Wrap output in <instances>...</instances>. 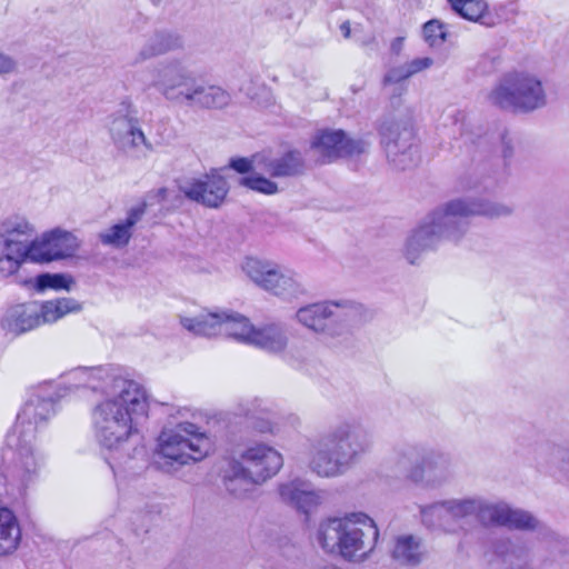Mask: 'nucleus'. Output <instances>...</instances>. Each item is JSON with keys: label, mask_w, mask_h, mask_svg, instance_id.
<instances>
[{"label": "nucleus", "mask_w": 569, "mask_h": 569, "mask_svg": "<svg viewBox=\"0 0 569 569\" xmlns=\"http://www.w3.org/2000/svg\"><path fill=\"white\" fill-rule=\"evenodd\" d=\"M147 393L104 398L91 410L94 438L116 478L133 477L147 466L146 449L132 443L139 425L148 418Z\"/></svg>", "instance_id": "f257e3e1"}, {"label": "nucleus", "mask_w": 569, "mask_h": 569, "mask_svg": "<svg viewBox=\"0 0 569 569\" xmlns=\"http://www.w3.org/2000/svg\"><path fill=\"white\" fill-rule=\"evenodd\" d=\"M511 204L486 198H458L435 209L407 238L405 257L413 264L420 254L436 248L442 240L458 241L469 229V218L481 216L488 219L510 217Z\"/></svg>", "instance_id": "f03ea898"}, {"label": "nucleus", "mask_w": 569, "mask_h": 569, "mask_svg": "<svg viewBox=\"0 0 569 569\" xmlns=\"http://www.w3.org/2000/svg\"><path fill=\"white\" fill-rule=\"evenodd\" d=\"M378 538L375 521L363 512L329 518L320 523L317 531V541L326 552L348 561L365 559L376 547Z\"/></svg>", "instance_id": "7ed1b4c3"}, {"label": "nucleus", "mask_w": 569, "mask_h": 569, "mask_svg": "<svg viewBox=\"0 0 569 569\" xmlns=\"http://www.w3.org/2000/svg\"><path fill=\"white\" fill-rule=\"evenodd\" d=\"M283 466L282 455L264 442L249 443L223 470L226 490L237 499L251 498L258 486L274 477Z\"/></svg>", "instance_id": "20e7f679"}, {"label": "nucleus", "mask_w": 569, "mask_h": 569, "mask_svg": "<svg viewBox=\"0 0 569 569\" xmlns=\"http://www.w3.org/2000/svg\"><path fill=\"white\" fill-rule=\"evenodd\" d=\"M369 446L368 436L359 426L340 422L318 438L310 467L321 477L342 475Z\"/></svg>", "instance_id": "39448f33"}, {"label": "nucleus", "mask_w": 569, "mask_h": 569, "mask_svg": "<svg viewBox=\"0 0 569 569\" xmlns=\"http://www.w3.org/2000/svg\"><path fill=\"white\" fill-rule=\"evenodd\" d=\"M33 439L17 435L13 458L6 475L0 476V496L22 500L40 480L47 466V455L32 443Z\"/></svg>", "instance_id": "423d86ee"}, {"label": "nucleus", "mask_w": 569, "mask_h": 569, "mask_svg": "<svg viewBox=\"0 0 569 569\" xmlns=\"http://www.w3.org/2000/svg\"><path fill=\"white\" fill-rule=\"evenodd\" d=\"M63 379L68 390L90 389L106 398L147 393L141 385L128 378L124 370L114 365L78 367L67 372Z\"/></svg>", "instance_id": "0eeeda50"}, {"label": "nucleus", "mask_w": 569, "mask_h": 569, "mask_svg": "<svg viewBox=\"0 0 569 569\" xmlns=\"http://www.w3.org/2000/svg\"><path fill=\"white\" fill-rule=\"evenodd\" d=\"M81 310L82 305L73 298H58L41 303L28 301L8 308L1 319V328L18 336Z\"/></svg>", "instance_id": "6e6552de"}, {"label": "nucleus", "mask_w": 569, "mask_h": 569, "mask_svg": "<svg viewBox=\"0 0 569 569\" xmlns=\"http://www.w3.org/2000/svg\"><path fill=\"white\" fill-rule=\"evenodd\" d=\"M488 99L502 110L522 112L542 108L547 102L541 81L526 72L503 74Z\"/></svg>", "instance_id": "1a4fd4ad"}, {"label": "nucleus", "mask_w": 569, "mask_h": 569, "mask_svg": "<svg viewBox=\"0 0 569 569\" xmlns=\"http://www.w3.org/2000/svg\"><path fill=\"white\" fill-rule=\"evenodd\" d=\"M153 86L167 100L173 102L200 108H210L213 103V87L178 63L162 68Z\"/></svg>", "instance_id": "9d476101"}, {"label": "nucleus", "mask_w": 569, "mask_h": 569, "mask_svg": "<svg viewBox=\"0 0 569 569\" xmlns=\"http://www.w3.org/2000/svg\"><path fill=\"white\" fill-rule=\"evenodd\" d=\"M159 455L171 466L202 460L209 452L208 438L189 421H178L174 428L164 427L158 438Z\"/></svg>", "instance_id": "9b49d317"}, {"label": "nucleus", "mask_w": 569, "mask_h": 569, "mask_svg": "<svg viewBox=\"0 0 569 569\" xmlns=\"http://www.w3.org/2000/svg\"><path fill=\"white\" fill-rule=\"evenodd\" d=\"M34 226L24 217L10 216L0 222V276L12 279L28 262Z\"/></svg>", "instance_id": "f8f14e48"}, {"label": "nucleus", "mask_w": 569, "mask_h": 569, "mask_svg": "<svg viewBox=\"0 0 569 569\" xmlns=\"http://www.w3.org/2000/svg\"><path fill=\"white\" fill-rule=\"evenodd\" d=\"M67 389L68 385L53 381H43L33 387L17 416L14 433L36 438L37 431L56 415V405Z\"/></svg>", "instance_id": "ddd939ff"}, {"label": "nucleus", "mask_w": 569, "mask_h": 569, "mask_svg": "<svg viewBox=\"0 0 569 569\" xmlns=\"http://www.w3.org/2000/svg\"><path fill=\"white\" fill-rule=\"evenodd\" d=\"M377 130L387 159L396 169L407 170L417 166L419 154L410 118L386 116Z\"/></svg>", "instance_id": "4468645a"}, {"label": "nucleus", "mask_w": 569, "mask_h": 569, "mask_svg": "<svg viewBox=\"0 0 569 569\" xmlns=\"http://www.w3.org/2000/svg\"><path fill=\"white\" fill-rule=\"evenodd\" d=\"M241 269L257 287L283 300L297 299L306 292L297 273L274 261L247 257Z\"/></svg>", "instance_id": "2eb2a0df"}, {"label": "nucleus", "mask_w": 569, "mask_h": 569, "mask_svg": "<svg viewBox=\"0 0 569 569\" xmlns=\"http://www.w3.org/2000/svg\"><path fill=\"white\" fill-rule=\"evenodd\" d=\"M108 130L113 144L119 150H132L143 146L147 151H154V146L147 139L140 128L138 110L126 98L108 116Z\"/></svg>", "instance_id": "dca6fc26"}, {"label": "nucleus", "mask_w": 569, "mask_h": 569, "mask_svg": "<svg viewBox=\"0 0 569 569\" xmlns=\"http://www.w3.org/2000/svg\"><path fill=\"white\" fill-rule=\"evenodd\" d=\"M352 313V308L347 303L323 301L301 307L296 312V318L315 332L335 336L350 320Z\"/></svg>", "instance_id": "f3484780"}, {"label": "nucleus", "mask_w": 569, "mask_h": 569, "mask_svg": "<svg viewBox=\"0 0 569 569\" xmlns=\"http://www.w3.org/2000/svg\"><path fill=\"white\" fill-rule=\"evenodd\" d=\"M79 247V240L72 232L54 228L34 237L28 262L46 264L68 259L74 256Z\"/></svg>", "instance_id": "a211bd4d"}, {"label": "nucleus", "mask_w": 569, "mask_h": 569, "mask_svg": "<svg viewBox=\"0 0 569 569\" xmlns=\"http://www.w3.org/2000/svg\"><path fill=\"white\" fill-rule=\"evenodd\" d=\"M311 148L323 161L332 162L340 158H353L366 153L369 143L361 138L349 137L342 129H322L313 136Z\"/></svg>", "instance_id": "6ab92c4d"}, {"label": "nucleus", "mask_w": 569, "mask_h": 569, "mask_svg": "<svg viewBox=\"0 0 569 569\" xmlns=\"http://www.w3.org/2000/svg\"><path fill=\"white\" fill-rule=\"evenodd\" d=\"M487 515V527H505L510 530L520 531H543L542 523L529 511L512 508L506 502L489 503Z\"/></svg>", "instance_id": "aec40b11"}, {"label": "nucleus", "mask_w": 569, "mask_h": 569, "mask_svg": "<svg viewBox=\"0 0 569 569\" xmlns=\"http://www.w3.org/2000/svg\"><path fill=\"white\" fill-rule=\"evenodd\" d=\"M231 326L241 327V331H230L232 335L246 340V343L253 345L268 352H280L287 346V336L281 326L270 325L256 329L249 321L240 320Z\"/></svg>", "instance_id": "412c9836"}, {"label": "nucleus", "mask_w": 569, "mask_h": 569, "mask_svg": "<svg viewBox=\"0 0 569 569\" xmlns=\"http://www.w3.org/2000/svg\"><path fill=\"white\" fill-rule=\"evenodd\" d=\"M425 445L418 442L397 443L389 458L395 475L413 483H421V457Z\"/></svg>", "instance_id": "4be33fe9"}, {"label": "nucleus", "mask_w": 569, "mask_h": 569, "mask_svg": "<svg viewBox=\"0 0 569 569\" xmlns=\"http://www.w3.org/2000/svg\"><path fill=\"white\" fill-rule=\"evenodd\" d=\"M147 203L131 208L123 221H120L107 230L99 233V240L103 246L116 249L124 248L132 238L133 227L142 219L146 213Z\"/></svg>", "instance_id": "5701e85b"}, {"label": "nucleus", "mask_w": 569, "mask_h": 569, "mask_svg": "<svg viewBox=\"0 0 569 569\" xmlns=\"http://www.w3.org/2000/svg\"><path fill=\"white\" fill-rule=\"evenodd\" d=\"M267 402L258 397L242 399L236 408L234 416L244 419L246 427L257 433H271L272 423L268 419Z\"/></svg>", "instance_id": "b1692460"}, {"label": "nucleus", "mask_w": 569, "mask_h": 569, "mask_svg": "<svg viewBox=\"0 0 569 569\" xmlns=\"http://www.w3.org/2000/svg\"><path fill=\"white\" fill-rule=\"evenodd\" d=\"M21 539L22 532L18 517L0 501V557L16 552Z\"/></svg>", "instance_id": "393cba45"}, {"label": "nucleus", "mask_w": 569, "mask_h": 569, "mask_svg": "<svg viewBox=\"0 0 569 569\" xmlns=\"http://www.w3.org/2000/svg\"><path fill=\"white\" fill-rule=\"evenodd\" d=\"M264 169L272 178L298 177L306 170V160L301 151L291 149L278 157L266 159Z\"/></svg>", "instance_id": "a878e982"}, {"label": "nucleus", "mask_w": 569, "mask_h": 569, "mask_svg": "<svg viewBox=\"0 0 569 569\" xmlns=\"http://www.w3.org/2000/svg\"><path fill=\"white\" fill-rule=\"evenodd\" d=\"M447 507L452 528L459 521L475 516L477 520L487 527V515L485 511L489 509L487 500L479 497L463 498V499H448Z\"/></svg>", "instance_id": "bb28decb"}, {"label": "nucleus", "mask_w": 569, "mask_h": 569, "mask_svg": "<svg viewBox=\"0 0 569 569\" xmlns=\"http://www.w3.org/2000/svg\"><path fill=\"white\" fill-rule=\"evenodd\" d=\"M279 495L284 502L306 515L320 502L319 496L308 489V486L300 480L281 483L279 486Z\"/></svg>", "instance_id": "cd10ccee"}, {"label": "nucleus", "mask_w": 569, "mask_h": 569, "mask_svg": "<svg viewBox=\"0 0 569 569\" xmlns=\"http://www.w3.org/2000/svg\"><path fill=\"white\" fill-rule=\"evenodd\" d=\"M11 280L23 288H33L38 292H43L47 289L69 291L74 283L70 274L49 272L40 273L34 278L23 277L18 272L17 277H13Z\"/></svg>", "instance_id": "c85d7f7f"}, {"label": "nucleus", "mask_w": 569, "mask_h": 569, "mask_svg": "<svg viewBox=\"0 0 569 569\" xmlns=\"http://www.w3.org/2000/svg\"><path fill=\"white\" fill-rule=\"evenodd\" d=\"M496 552L512 569H522L532 562L529 543L521 539L500 540L496 546Z\"/></svg>", "instance_id": "c756f323"}, {"label": "nucleus", "mask_w": 569, "mask_h": 569, "mask_svg": "<svg viewBox=\"0 0 569 569\" xmlns=\"http://www.w3.org/2000/svg\"><path fill=\"white\" fill-rule=\"evenodd\" d=\"M449 463L450 461L447 455L425 446L420 462V467L422 469L421 483L445 479L448 472Z\"/></svg>", "instance_id": "7c9ffc66"}, {"label": "nucleus", "mask_w": 569, "mask_h": 569, "mask_svg": "<svg viewBox=\"0 0 569 569\" xmlns=\"http://www.w3.org/2000/svg\"><path fill=\"white\" fill-rule=\"evenodd\" d=\"M535 460L539 467L546 469L569 463V445L542 441L536 446Z\"/></svg>", "instance_id": "2f4dec72"}, {"label": "nucleus", "mask_w": 569, "mask_h": 569, "mask_svg": "<svg viewBox=\"0 0 569 569\" xmlns=\"http://www.w3.org/2000/svg\"><path fill=\"white\" fill-rule=\"evenodd\" d=\"M182 46L181 38L172 32L157 31L147 41L139 52L138 61L163 54Z\"/></svg>", "instance_id": "473e14b6"}, {"label": "nucleus", "mask_w": 569, "mask_h": 569, "mask_svg": "<svg viewBox=\"0 0 569 569\" xmlns=\"http://www.w3.org/2000/svg\"><path fill=\"white\" fill-rule=\"evenodd\" d=\"M420 516L422 523L428 528L446 531L452 530L446 500L421 506Z\"/></svg>", "instance_id": "72a5a7b5"}, {"label": "nucleus", "mask_w": 569, "mask_h": 569, "mask_svg": "<svg viewBox=\"0 0 569 569\" xmlns=\"http://www.w3.org/2000/svg\"><path fill=\"white\" fill-rule=\"evenodd\" d=\"M392 558L401 565L417 566L421 560L419 541L413 536L397 538Z\"/></svg>", "instance_id": "f704fd0d"}, {"label": "nucleus", "mask_w": 569, "mask_h": 569, "mask_svg": "<svg viewBox=\"0 0 569 569\" xmlns=\"http://www.w3.org/2000/svg\"><path fill=\"white\" fill-rule=\"evenodd\" d=\"M179 191L191 201L204 204L209 208L213 207V202L210 196L213 194V190L209 188L207 181L201 179H188L179 183Z\"/></svg>", "instance_id": "c9c22d12"}, {"label": "nucleus", "mask_w": 569, "mask_h": 569, "mask_svg": "<svg viewBox=\"0 0 569 569\" xmlns=\"http://www.w3.org/2000/svg\"><path fill=\"white\" fill-rule=\"evenodd\" d=\"M448 2L456 13L470 21H478L487 9L482 0H448Z\"/></svg>", "instance_id": "e433bc0d"}, {"label": "nucleus", "mask_w": 569, "mask_h": 569, "mask_svg": "<svg viewBox=\"0 0 569 569\" xmlns=\"http://www.w3.org/2000/svg\"><path fill=\"white\" fill-rule=\"evenodd\" d=\"M238 184L262 194H276L279 191L278 184L260 173L243 176L238 179Z\"/></svg>", "instance_id": "4c0bfd02"}, {"label": "nucleus", "mask_w": 569, "mask_h": 569, "mask_svg": "<svg viewBox=\"0 0 569 569\" xmlns=\"http://www.w3.org/2000/svg\"><path fill=\"white\" fill-rule=\"evenodd\" d=\"M249 321L248 318L237 313V312H228V311H217L216 310V328H218L219 335H224L227 337L233 338L240 342H244L246 340L232 335L229 331H241V327L231 326V323L236 321Z\"/></svg>", "instance_id": "58836bf2"}, {"label": "nucleus", "mask_w": 569, "mask_h": 569, "mask_svg": "<svg viewBox=\"0 0 569 569\" xmlns=\"http://www.w3.org/2000/svg\"><path fill=\"white\" fill-rule=\"evenodd\" d=\"M213 313L199 317H180L181 326L196 336H210L213 329Z\"/></svg>", "instance_id": "ea45409f"}, {"label": "nucleus", "mask_w": 569, "mask_h": 569, "mask_svg": "<svg viewBox=\"0 0 569 569\" xmlns=\"http://www.w3.org/2000/svg\"><path fill=\"white\" fill-rule=\"evenodd\" d=\"M423 37L430 47L440 46L446 41L447 31L438 20H430L423 24Z\"/></svg>", "instance_id": "a19ab883"}, {"label": "nucleus", "mask_w": 569, "mask_h": 569, "mask_svg": "<svg viewBox=\"0 0 569 569\" xmlns=\"http://www.w3.org/2000/svg\"><path fill=\"white\" fill-rule=\"evenodd\" d=\"M410 78L406 69V64L393 67L385 74L382 83L383 86L398 83L402 80Z\"/></svg>", "instance_id": "79ce46f5"}, {"label": "nucleus", "mask_w": 569, "mask_h": 569, "mask_svg": "<svg viewBox=\"0 0 569 569\" xmlns=\"http://www.w3.org/2000/svg\"><path fill=\"white\" fill-rule=\"evenodd\" d=\"M405 64L409 77H412L426 69H429L433 64V60L429 57L416 58Z\"/></svg>", "instance_id": "37998d69"}, {"label": "nucleus", "mask_w": 569, "mask_h": 569, "mask_svg": "<svg viewBox=\"0 0 569 569\" xmlns=\"http://www.w3.org/2000/svg\"><path fill=\"white\" fill-rule=\"evenodd\" d=\"M229 167L240 174L253 171V161L244 157H236L229 160Z\"/></svg>", "instance_id": "c03bdc74"}, {"label": "nucleus", "mask_w": 569, "mask_h": 569, "mask_svg": "<svg viewBox=\"0 0 569 569\" xmlns=\"http://www.w3.org/2000/svg\"><path fill=\"white\" fill-rule=\"evenodd\" d=\"M500 140H501V144H502L503 158L507 159V158L512 157V154H513V139L511 138V136L509 134V132L507 130H505L500 134Z\"/></svg>", "instance_id": "a18cd8bd"}, {"label": "nucleus", "mask_w": 569, "mask_h": 569, "mask_svg": "<svg viewBox=\"0 0 569 569\" xmlns=\"http://www.w3.org/2000/svg\"><path fill=\"white\" fill-rule=\"evenodd\" d=\"M231 96L228 91L216 87V108H223L230 103Z\"/></svg>", "instance_id": "49530a36"}, {"label": "nucleus", "mask_w": 569, "mask_h": 569, "mask_svg": "<svg viewBox=\"0 0 569 569\" xmlns=\"http://www.w3.org/2000/svg\"><path fill=\"white\" fill-rule=\"evenodd\" d=\"M14 67V60L11 57L0 52V74L13 71Z\"/></svg>", "instance_id": "de8ad7c7"}, {"label": "nucleus", "mask_w": 569, "mask_h": 569, "mask_svg": "<svg viewBox=\"0 0 569 569\" xmlns=\"http://www.w3.org/2000/svg\"><path fill=\"white\" fill-rule=\"evenodd\" d=\"M222 184H224V181L220 177H218L216 174V191H214V194H216V208L219 206L217 199L220 197V194H221V197H223L226 194V190L222 187Z\"/></svg>", "instance_id": "09e8293b"}, {"label": "nucleus", "mask_w": 569, "mask_h": 569, "mask_svg": "<svg viewBox=\"0 0 569 569\" xmlns=\"http://www.w3.org/2000/svg\"><path fill=\"white\" fill-rule=\"evenodd\" d=\"M402 47H403V38L402 37H397L392 40L391 42V46H390V50L392 53L395 54H399L402 50Z\"/></svg>", "instance_id": "8fccbe9b"}, {"label": "nucleus", "mask_w": 569, "mask_h": 569, "mask_svg": "<svg viewBox=\"0 0 569 569\" xmlns=\"http://www.w3.org/2000/svg\"><path fill=\"white\" fill-rule=\"evenodd\" d=\"M229 416H230V413H228V412H216V416H214L216 423L224 422L226 427H229V423H230Z\"/></svg>", "instance_id": "3c124183"}, {"label": "nucleus", "mask_w": 569, "mask_h": 569, "mask_svg": "<svg viewBox=\"0 0 569 569\" xmlns=\"http://www.w3.org/2000/svg\"><path fill=\"white\" fill-rule=\"evenodd\" d=\"M551 536L556 542V547L559 549L560 552H563L566 550V546L568 545V541L565 539H560L556 533H552Z\"/></svg>", "instance_id": "603ef678"}, {"label": "nucleus", "mask_w": 569, "mask_h": 569, "mask_svg": "<svg viewBox=\"0 0 569 569\" xmlns=\"http://www.w3.org/2000/svg\"><path fill=\"white\" fill-rule=\"evenodd\" d=\"M340 30L343 34L345 38H349L350 37V23L349 21H345L341 23L340 26Z\"/></svg>", "instance_id": "864d4df0"}, {"label": "nucleus", "mask_w": 569, "mask_h": 569, "mask_svg": "<svg viewBox=\"0 0 569 569\" xmlns=\"http://www.w3.org/2000/svg\"><path fill=\"white\" fill-rule=\"evenodd\" d=\"M158 192H159L160 197L164 198L167 190H166V188H161V189H159Z\"/></svg>", "instance_id": "5fc2aeb1"}]
</instances>
